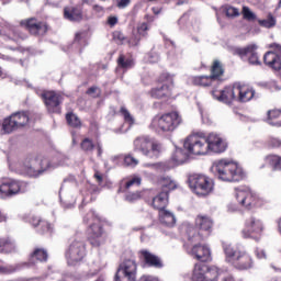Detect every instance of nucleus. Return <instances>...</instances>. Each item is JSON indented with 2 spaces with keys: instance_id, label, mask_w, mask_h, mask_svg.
Listing matches in <instances>:
<instances>
[{
  "instance_id": "f257e3e1",
  "label": "nucleus",
  "mask_w": 281,
  "mask_h": 281,
  "mask_svg": "<svg viewBox=\"0 0 281 281\" xmlns=\"http://www.w3.org/2000/svg\"><path fill=\"white\" fill-rule=\"evenodd\" d=\"M212 232H214V218L210 215L199 214L195 216L193 226H186L183 240H188V243H201V240L210 238Z\"/></svg>"
},
{
  "instance_id": "f03ea898",
  "label": "nucleus",
  "mask_w": 281,
  "mask_h": 281,
  "mask_svg": "<svg viewBox=\"0 0 281 281\" xmlns=\"http://www.w3.org/2000/svg\"><path fill=\"white\" fill-rule=\"evenodd\" d=\"M212 172L220 181H226L227 183H238L247 177L243 167L225 159L215 161L212 166Z\"/></svg>"
},
{
  "instance_id": "7ed1b4c3",
  "label": "nucleus",
  "mask_w": 281,
  "mask_h": 281,
  "mask_svg": "<svg viewBox=\"0 0 281 281\" xmlns=\"http://www.w3.org/2000/svg\"><path fill=\"white\" fill-rule=\"evenodd\" d=\"M225 262L237 271H249L254 267V257L245 251L236 248L232 244L224 243L222 245Z\"/></svg>"
},
{
  "instance_id": "20e7f679",
  "label": "nucleus",
  "mask_w": 281,
  "mask_h": 281,
  "mask_svg": "<svg viewBox=\"0 0 281 281\" xmlns=\"http://www.w3.org/2000/svg\"><path fill=\"white\" fill-rule=\"evenodd\" d=\"M83 223L89 225L88 227V243L91 247H100L104 245V225L102 224V217H100L95 211H89L83 216Z\"/></svg>"
},
{
  "instance_id": "39448f33",
  "label": "nucleus",
  "mask_w": 281,
  "mask_h": 281,
  "mask_svg": "<svg viewBox=\"0 0 281 281\" xmlns=\"http://www.w3.org/2000/svg\"><path fill=\"white\" fill-rule=\"evenodd\" d=\"M222 276V277H221ZM243 281L236 280L232 273L222 274V271L216 266H207L205 263H195L192 273V281Z\"/></svg>"
},
{
  "instance_id": "423d86ee",
  "label": "nucleus",
  "mask_w": 281,
  "mask_h": 281,
  "mask_svg": "<svg viewBox=\"0 0 281 281\" xmlns=\"http://www.w3.org/2000/svg\"><path fill=\"white\" fill-rule=\"evenodd\" d=\"M181 122H183L181 114L177 111H172L162 115H156L150 123V127L160 133H172V131L178 128Z\"/></svg>"
},
{
  "instance_id": "0eeeda50",
  "label": "nucleus",
  "mask_w": 281,
  "mask_h": 281,
  "mask_svg": "<svg viewBox=\"0 0 281 281\" xmlns=\"http://www.w3.org/2000/svg\"><path fill=\"white\" fill-rule=\"evenodd\" d=\"M188 183L189 188L198 196H210L214 192V180L205 175H190Z\"/></svg>"
},
{
  "instance_id": "6e6552de",
  "label": "nucleus",
  "mask_w": 281,
  "mask_h": 281,
  "mask_svg": "<svg viewBox=\"0 0 281 281\" xmlns=\"http://www.w3.org/2000/svg\"><path fill=\"white\" fill-rule=\"evenodd\" d=\"M25 192H27V182L25 181L12 178L0 180V199H12V196L25 194Z\"/></svg>"
},
{
  "instance_id": "1a4fd4ad",
  "label": "nucleus",
  "mask_w": 281,
  "mask_h": 281,
  "mask_svg": "<svg viewBox=\"0 0 281 281\" xmlns=\"http://www.w3.org/2000/svg\"><path fill=\"white\" fill-rule=\"evenodd\" d=\"M183 148L189 155H207V136L204 134H191L183 143Z\"/></svg>"
},
{
  "instance_id": "9d476101",
  "label": "nucleus",
  "mask_w": 281,
  "mask_h": 281,
  "mask_svg": "<svg viewBox=\"0 0 281 281\" xmlns=\"http://www.w3.org/2000/svg\"><path fill=\"white\" fill-rule=\"evenodd\" d=\"M190 243L187 239H184L183 243V249L188 254V256H191L194 258V260H199L200 262H209V260L212 258V250H210V247L205 244H201V241Z\"/></svg>"
},
{
  "instance_id": "9b49d317",
  "label": "nucleus",
  "mask_w": 281,
  "mask_h": 281,
  "mask_svg": "<svg viewBox=\"0 0 281 281\" xmlns=\"http://www.w3.org/2000/svg\"><path fill=\"white\" fill-rule=\"evenodd\" d=\"M87 256V244L81 239H74L65 251V258L68 265L81 262Z\"/></svg>"
},
{
  "instance_id": "f8f14e48",
  "label": "nucleus",
  "mask_w": 281,
  "mask_h": 281,
  "mask_svg": "<svg viewBox=\"0 0 281 281\" xmlns=\"http://www.w3.org/2000/svg\"><path fill=\"white\" fill-rule=\"evenodd\" d=\"M235 196L239 205L246 210H254L260 203V199L256 193L251 192L249 187H239L235 189Z\"/></svg>"
},
{
  "instance_id": "ddd939ff",
  "label": "nucleus",
  "mask_w": 281,
  "mask_h": 281,
  "mask_svg": "<svg viewBox=\"0 0 281 281\" xmlns=\"http://www.w3.org/2000/svg\"><path fill=\"white\" fill-rule=\"evenodd\" d=\"M115 281H136L137 263L133 259H125L116 271Z\"/></svg>"
},
{
  "instance_id": "4468645a",
  "label": "nucleus",
  "mask_w": 281,
  "mask_h": 281,
  "mask_svg": "<svg viewBox=\"0 0 281 281\" xmlns=\"http://www.w3.org/2000/svg\"><path fill=\"white\" fill-rule=\"evenodd\" d=\"M133 186H142V178L140 177H134L125 182L123 187L120 188L119 192H122L124 194V201L127 203H137V201H140L142 196H144L143 192L139 190L133 191L131 188Z\"/></svg>"
},
{
  "instance_id": "2eb2a0df",
  "label": "nucleus",
  "mask_w": 281,
  "mask_h": 281,
  "mask_svg": "<svg viewBox=\"0 0 281 281\" xmlns=\"http://www.w3.org/2000/svg\"><path fill=\"white\" fill-rule=\"evenodd\" d=\"M243 20L248 21L249 23L258 22V25L260 27H266V30H271V27H276L278 20H276V16H273L272 13H268L267 19L260 20L258 19V15L249 9V7H243L241 10Z\"/></svg>"
},
{
  "instance_id": "dca6fc26",
  "label": "nucleus",
  "mask_w": 281,
  "mask_h": 281,
  "mask_svg": "<svg viewBox=\"0 0 281 281\" xmlns=\"http://www.w3.org/2000/svg\"><path fill=\"white\" fill-rule=\"evenodd\" d=\"M3 32L7 41L15 43L14 46L8 45V48L12 52H21V43L27 38V35L20 29V26H7Z\"/></svg>"
},
{
  "instance_id": "f3484780",
  "label": "nucleus",
  "mask_w": 281,
  "mask_h": 281,
  "mask_svg": "<svg viewBox=\"0 0 281 281\" xmlns=\"http://www.w3.org/2000/svg\"><path fill=\"white\" fill-rule=\"evenodd\" d=\"M262 221L256 218L255 216H249L245 221V227L241 231V235L244 238H254L255 240H259L262 235Z\"/></svg>"
},
{
  "instance_id": "a211bd4d",
  "label": "nucleus",
  "mask_w": 281,
  "mask_h": 281,
  "mask_svg": "<svg viewBox=\"0 0 281 281\" xmlns=\"http://www.w3.org/2000/svg\"><path fill=\"white\" fill-rule=\"evenodd\" d=\"M234 56L245 58L248 56V64L255 67L262 65L260 56L258 55V46L256 44H248L245 47H236L233 50Z\"/></svg>"
},
{
  "instance_id": "6ab92c4d",
  "label": "nucleus",
  "mask_w": 281,
  "mask_h": 281,
  "mask_svg": "<svg viewBox=\"0 0 281 281\" xmlns=\"http://www.w3.org/2000/svg\"><path fill=\"white\" fill-rule=\"evenodd\" d=\"M20 27H24L32 36H45L49 27L46 22L38 21L36 18H29L20 22Z\"/></svg>"
},
{
  "instance_id": "aec40b11",
  "label": "nucleus",
  "mask_w": 281,
  "mask_h": 281,
  "mask_svg": "<svg viewBox=\"0 0 281 281\" xmlns=\"http://www.w3.org/2000/svg\"><path fill=\"white\" fill-rule=\"evenodd\" d=\"M42 100L48 111V113H60V104H63V94L56 91H44L42 93Z\"/></svg>"
},
{
  "instance_id": "412c9836",
  "label": "nucleus",
  "mask_w": 281,
  "mask_h": 281,
  "mask_svg": "<svg viewBox=\"0 0 281 281\" xmlns=\"http://www.w3.org/2000/svg\"><path fill=\"white\" fill-rule=\"evenodd\" d=\"M137 256L143 267L164 269V260L161 259V257L153 254L150 250L140 249L138 250Z\"/></svg>"
},
{
  "instance_id": "4be33fe9",
  "label": "nucleus",
  "mask_w": 281,
  "mask_h": 281,
  "mask_svg": "<svg viewBox=\"0 0 281 281\" xmlns=\"http://www.w3.org/2000/svg\"><path fill=\"white\" fill-rule=\"evenodd\" d=\"M206 153H213L214 155H221L227 150V142L217 134H209L206 136Z\"/></svg>"
},
{
  "instance_id": "5701e85b",
  "label": "nucleus",
  "mask_w": 281,
  "mask_h": 281,
  "mask_svg": "<svg viewBox=\"0 0 281 281\" xmlns=\"http://www.w3.org/2000/svg\"><path fill=\"white\" fill-rule=\"evenodd\" d=\"M38 161V158L30 155L27 156L22 164H20V170L22 175H26L27 177H41L43 175V170L38 169L36 167V164Z\"/></svg>"
},
{
  "instance_id": "b1692460",
  "label": "nucleus",
  "mask_w": 281,
  "mask_h": 281,
  "mask_svg": "<svg viewBox=\"0 0 281 281\" xmlns=\"http://www.w3.org/2000/svg\"><path fill=\"white\" fill-rule=\"evenodd\" d=\"M211 94L213 95L214 100H217L218 102L232 104V102L236 100V88L235 86H226L222 90L213 89Z\"/></svg>"
},
{
  "instance_id": "393cba45",
  "label": "nucleus",
  "mask_w": 281,
  "mask_h": 281,
  "mask_svg": "<svg viewBox=\"0 0 281 281\" xmlns=\"http://www.w3.org/2000/svg\"><path fill=\"white\" fill-rule=\"evenodd\" d=\"M255 95L256 91L254 88L247 85L235 83V100H238V102H249L254 100Z\"/></svg>"
},
{
  "instance_id": "a878e982",
  "label": "nucleus",
  "mask_w": 281,
  "mask_h": 281,
  "mask_svg": "<svg viewBox=\"0 0 281 281\" xmlns=\"http://www.w3.org/2000/svg\"><path fill=\"white\" fill-rule=\"evenodd\" d=\"M150 136H138L134 139V150L142 153L145 157L150 155Z\"/></svg>"
},
{
  "instance_id": "bb28decb",
  "label": "nucleus",
  "mask_w": 281,
  "mask_h": 281,
  "mask_svg": "<svg viewBox=\"0 0 281 281\" xmlns=\"http://www.w3.org/2000/svg\"><path fill=\"white\" fill-rule=\"evenodd\" d=\"M263 64L272 71L281 70V56L276 52H267L263 55Z\"/></svg>"
},
{
  "instance_id": "cd10ccee",
  "label": "nucleus",
  "mask_w": 281,
  "mask_h": 281,
  "mask_svg": "<svg viewBox=\"0 0 281 281\" xmlns=\"http://www.w3.org/2000/svg\"><path fill=\"white\" fill-rule=\"evenodd\" d=\"M148 95L155 100H164L165 98H170V95H172V88H170V85H159L151 88Z\"/></svg>"
},
{
  "instance_id": "c85d7f7f",
  "label": "nucleus",
  "mask_w": 281,
  "mask_h": 281,
  "mask_svg": "<svg viewBox=\"0 0 281 281\" xmlns=\"http://www.w3.org/2000/svg\"><path fill=\"white\" fill-rule=\"evenodd\" d=\"M210 74L209 75L214 82L216 80H223V76H225V65L220 59H214L210 66Z\"/></svg>"
},
{
  "instance_id": "c756f323",
  "label": "nucleus",
  "mask_w": 281,
  "mask_h": 281,
  "mask_svg": "<svg viewBox=\"0 0 281 281\" xmlns=\"http://www.w3.org/2000/svg\"><path fill=\"white\" fill-rule=\"evenodd\" d=\"M64 19L76 22L82 21V7L68 5L64 8Z\"/></svg>"
},
{
  "instance_id": "7c9ffc66",
  "label": "nucleus",
  "mask_w": 281,
  "mask_h": 281,
  "mask_svg": "<svg viewBox=\"0 0 281 281\" xmlns=\"http://www.w3.org/2000/svg\"><path fill=\"white\" fill-rule=\"evenodd\" d=\"M157 184L160 188V192H165L169 196L172 190H177V182H175V180H172V178L168 176L159 177L157 180Z\"/></svg>"
},
{
  "instance_id": "2f4dec72",
  "label": "nucleus",
  "mask_w": 281,
  "mask_h": 281,
  "mask_svg": "<svg viewBox=\"0 0 281 281\" xmlns=\"http://www.w3.org/2000/svg\"><path fill=\"white\" fill-rule=\"evenodd\" d=\"M170 195L166 192H159L156 196L153 198L151 207L158 212H162L168 207Z\"/></svg>"
},
{
  "instance_id": "473e14b6",
  "label": "nucleus",
  "mask_w": 281,
  "mask_h": 281,
  "mask_svg": "<svg viewBox=\"0 0 281 281\" xmlns=\"http://www.w3.org/2000/svg\"><path fill=\"white\" fill-rule=\"evenodd\" d=\"M266 122L270 126H277V128H280L281 127V109L274 108L272 110H268Z\"/></svg>"
},
{
  "instance_id": "72a5a7b5",
  "label": "nucleus",
  "mask_w": 281,
  "mask_h": 281,
  "mask_svg": "<svg viewBox=\"0 0 281 281\" xmlns=\"http://www.w3.org/2000/svg\"><path fill=\"white\" fill-rule=\"evenodd\" d=\"M11 119H13V123L18 128H23V126H27V124H30V112H15L11 114Z\"/></svg>"
},
{
  "instance_id": "f704fd0d",
  "label": "nucleus",
  "mask_w": 281,
  "mask_h": 281,
  "mask_svg": "<svg viewBox=\"0 0 281 281\" xmlns=\"http://www.w3.org/2000/svg\"><path fill=\"white\" fill-rule=\"evenodd\" d=\"M191 85L193 87H212L214 85V79L209 75H200L191 77Z\"/></svg>"
},
{
  "instance_id": "c9c22d12",
  "label": "nucleus",
  "mask_w": 281,
  "mask_h": 281,
  "mask_svg": "<svg viewBox=\"0 0 281 281\" xmlns=\"http://www.w3.org/2000/svg\"><path fill=\"white\" fill-rule=\"evenodd\" d=\"M14 131H19V127H16L12 116L3 119L2 123H0V135H10Z\"/></svg>"
},
{
  "instance_id": "e433bc0d",
  "label": "nucleus",
  "mask_w": 281,
  "mask_h": 281,
  "mask_svg": "<svg viewBox=\"0 0 281 281\" xmlns=\"http://www.w3.org/2000/svg\"><path fill=\"white\" fill-rule=\"evenodd\" d=\"M31 262H47L49 260V254L45 248H34L30 255Z\"/></svg>"
},
{
  "instance_id": "4c0bfd02",
  "label": "nucleus",
  "mask_w": 281,
  "mask_h": 281,
  "mask_svg": "<svg viewBox=\"0 0 281 281\" xmlns=\"http://www.w3.org/2000/svg\"><path fill=\"white\" fill-rule=\"evenodd\" d=\"M65 120L67 126L70 128H75L76 131H80L82 128V120L78 117V114L74 113V111H69L65 114Z\"/></svg>"
},
{
  "instance_id": "58836bf2",
  "label": "nucleus",
  "mask_w": 281,
  "mask_h": 281,
  "mask_svg": "<svg viewBox=\"0 0 281 281\" xmlns=\"http://www.w3.org/2000/svg\"><path fill=\"white\" fill-rule=\"evenodd\" d=\"M266 164L271 168L272 172H281V156L269 154L265 158Z\"/></svg>"
},
{
  "instance_id": "ea45409f",
  "label": "nucleus",
  "mask_w": 281,
  "mask_h": 281,
  "mask_svg": "<svg viewBox=\"0 0 281 281\" xmlns=\"http://www.w3.org/2000/svg\"><path fill=\"white\" fill-rule=\"evenodd\" d=\"M159 221L162 223V225H166L167 227H172L175 223H177V218H175V214L168 210H162L158 212Z\"/></svg>"
},
{
  "instance_id": "a19ab883",
  "label": "nucleus",
  "mask_w": 281,
  "mask_h": 281,
  "mask_svg": "<svg viewBox=\"0 0 281 281\" xmlns=\"http://www.w3.org/2000/svg\"><path fill=\"white\" fill-rule=\"evenodd\" d=\"M12 251H14V241L12 238H0V254H12Z\"/></svg>"
},
{
  "instance_id": "79ce46f5",
  "label": "nucleus",
  "mask_w": 281,
  "mask_h": 281,
  "mask_svg": "<svg viewBox=\"0 0 281 281\" xmlns=\"http://www.w3.org/2000/svg\"><path fill=\"white\" fill-rule=\"evenodd\" d=\"M149 150H150V155L147 157H149V159L157 158L159 157V155H161V151L164 150V145H161V143L157 140L151 139Z\"/></svg>"
},
{
  "instance_id": "37998d69",
  "label": "nucleus",
  "mask_w": 281,
  "mask_h": 281,
  "mask_svg": "<svg viewBox=\"0 0 281 281\" xmlns=\"http://www.w3.org/2000/svg\"><path fill=\"white\" fill-rule=\"evenodd\" d=\"M157 85H169L170 89H172V86L175 85V77L170 75L169 72H162L159 75V77L156 80Z\"/></svg>"
},
{
  "instance_id": "c03bdc74",
  "label": "nucleus",
  "mask_w": 281,
  "mask_h": 281,
  "mask_svg": "<svg viewBox=\"0 0 281 281\" xmlns=\"http://www.w3.org/2000/svg\"><path fill=\"white\" fill-rule=\"evenodd\" d=\"M120 115H122L125 124H128V126H134L135 125V117L131 114L128 109L126 106H121L119 111Z\"/></svg>"
},
{
  "instance_id": "a18cd8bd",
  "label": "nucleus",
  "mask_w": 281,
  "mask_h": 281,
  "mask_svg": "<svg viewBox=\"0 0 281 281\" xmlns=\"http://www.w3.org/2000/svg\"><path fill=\"white\" fill-rule=\"evenodd\" d=\"M80 148L83 153H93L95 149V144L93 143V139L86 137L81 140Z\"/></svg>"
},
{
  "instance_id": "49530a36",
  "label": "nucleus",
  "mask_w": 281,
  "mask_h": 281,
  "mask_svg": "<svg viewBox=\"0 0 281 281\" xmlns=\"http://www.w3.org/2000/svg\"><path fill=\"white\" fill-rule=\"evenodd\" d=\"M117 65L121 69H131L135 66V61L133 59L127 58L124 55H120L117 58Z\"/></svg>"
},
{
  "instance_id": "de8ad7c7",
  "label": "nucleus",
  "mask_w": 281,
  "mask_h": 281,
  "mask_svg": "<svg viewBox=\"0 0 281 281\" xmlns=\"http://www.w3.org/2000/svg\"><path fill=\"white\" fill-rule=\"evenodd\" d=\"M123 164L127 168H136V166H139V160L133 154H126L123 158Z\"/></svg>"
},
{
  "instance_id": "09e8293b",
  "label": "nucleus",
  "mask_w": 281,
  "mask_h": 281,
  "mask_svg": "<svg viewBox=\"0 0 281 281\" xmlns=\"http://www.w3.org/2000/svg\"><path fill=\"white\" fill-rule=\"evenodd\" d=\"M223 12L228 19H236V16H240V11L234 7L225 5L223 7Z\"/></svg>"
},
{
  "instance_id": "8fccbe9b",
  "label": "nucleus",
  "mask_w": 281,
  "mask_h": 281,
  "mask_svg": "<svg viewBox=\"0 0 281 281\" xmlns=\"http://www.w3.org/2000/svg\"><path fill=\"white\" fill-rule=\"evenodd\" d=\"M38 232L40 234H52V224L45 220H42Z\"/></svg>"
},
{
  "instance_id": "3c124183",
  "label": "nucleus",
  "mask_w": 281,
  "mask_h": 281,
  "mask_svg": "<svg viewBox=\"0 0 281 281\" xmlns=\"http://www.w3.org/2000/svg\"><path fill=\"white\" fill-rule=\"evenodd\" d=\"M87 95H92L93 98H100L102 95V90L97 86L88 88L86 91Z\"/></svg>"
},
{
  "instance_id": "603ef678",
  "label": "nucleus",
  "mask_w": 281,
  "mask_h": 281,
  "mask_svg": "<svg viewBox=\"0 0 281 281\" xmlns=\"http://www.w3.org/2000/svg\"><path fill=\"white\" fill-rule=\"evenodd\" d=\"M172 159L176 161V164H183L186 161V156H183V150L178 149L175 151Z\"/></svg>"
},
{
  "instance_id": "864d4df0",
  "label": "nucleus",
  "mask_w": 281,
  "mask_h": 281,
  "mask_svg": "<svg viewBox=\"0 0 281 281\" xmlns=\"http://www.w3.org/2000/svg\"><path fill=\"white\" fill-rule=\"evenodd\" d=\"M113 41H115L116 43H121L122 45L124 41H126V35H124V33H122L121 31H114Z\"/></svg>"
},
{
  "instance_id": "5fc2aeb1",
  "label": "nucleus",
  "mask_w": 281,
  "mask_h": 281,
  "mask_svg": "<svg viewBox=\"0 0 281 281\" xmlns=\"http://www.w3.org/2000/svg\"><path fill=\"white\" fill-rule=\"evenodd\" d=\"M43 222V220H41V217L33 215L29 218V223L33 226V227H40L41 223Z\"/></svg>"
},
{
  "instance_id": "6e6d98bb",
  "label": "nucleus",
  "mask_w": 281,
  "mask_h": 281,
  "mask_svg": "<svg viewBox=\"0 0 281 281\" xmlns=\"http://www.w3.org/2000/svg\"><path fill=\"white\" fill-rule=\"evenodd\" d=\"M137 32L140 36H147L148 32V24L147 23H142L138 27H137Z\"/></svg>"
},
{
  "instance_id": "4d7b16f0",
  "label": "nucleus",
  "mask_w": 281,
  "mask_h": 281,
  "mask_svg": "<svg viewBox=\"0 0 281 281\" xmlns=\"http://www.w3.org/2000/svg\"><path fill=\"white\" fill-rule=\"evenodd\" d=\"M269 48L272 50H268V52H274V54H278L279 56H281V45L279 43L270 44Z\"/></svg>"
},
{
  "instance_id": "13d9d810",
  "label": "nucleus",
  "mask_w": 281,
  "mask_h": 281,
  "mask_svg": "<svg viewBox=\"0 0 281 281\" xmlns=\"http://www.w3.org/2000/svg\"><path fill=\"white\" fill-rule=\"evenodd\" d=\"M93 178L95 179L97 183H99V186H102L104 182V175H102L100 171H95Z\"/></svg>"
},
{
  "instance_id": "bf43d9fd",
  "label": "nucleus",
  "mask_w": 281,
  "mask_h": 281,
  "mask_svg": "<svg viewBox=\"0 0 281 281\" xmlns=\"http://www.w3.org/2000/svg\"><path fill=\"white\" fill-rule=\"evenodd\" d=\"M269 146H270V148H281V142L277 138H272L269 142Z\"/></svg>"
},
{
  "instance_id": "052dcab7",
  "label": "nucleus",
  "mask_w": 281,
  "mask_h": 281,
  "mask_svg": "<svg viewBox=\"0 0 281 281\" xmlns=\"http://www.w3.org/2000/svg\"><path fill=\"white\" fill-rule=\"evenodd\" d=\"M138 281H159V279H157V278H155V277H153V276H146V274H144V276H142V277L138 279Z\"/></svg>"
},
{
  "instance_id": "680f3d73",
  "label": "nucleus",
  "mask_w": 281,
  "mask_h": 281,
  "mask_svg": "<svg viewBox=\"0 0 281 281\" xmlns=\"http://www.w3.org/2000/svg\"><path fill=\"white\" fill-rule=\"evenodd\" d=\"M256 256H257V258L262 260V258H267V252H265V250H262V249H257L256 250Z\"/></svg>"
},
{
  "instance_id": "e2e57ef3",
  "label": "nucleus",
  "mask_w": 281,
  "mask_h": 281,
  "mask_svg": "<svg viewBox=\"0 0 281 281\" xmlns=\"http://www.w3.org/2000/svg\"><path fill=\"white\" fill-rule=\"evenodd\" d=\"M108 25H111V27H113L114 25H117V19L115 16H110L108 19Z\"/></svg>"
},
{
  "instance_id": "0e129e2a",
  "label": "nucleus",
  "mask_w": 281,
  "mask_h": 281,
  "mask_svg": "<svg viewBox=\"0 0 281 281\" xmlns=\"http://www.w3.org/2000/svg\"><path fill=\"white\" fill-rule=\"evenodd\" d=\"M94 148H97V155H98V157H102V153H103V150H102V144L97 143V144L94 145Z\"/></svg>"
},
{
  "instance_id": "69168bd1",
  "label": "nucleus",
  "mask_w": 281,
  "mask_h": 281,
  "mask_svg": "<svg viewBox=\"0 0 281 281\" xmlns=\"http://www.w3.org/2000/svg\"><path fill=\"white\" fill-rule=\"evenodd\" d=\"M82 40H83V37H82V33H77L76 35H75V43H77L78 45H80L81 43H82Z\"/></svg>"
},
{
  "instance_id": "338daca9",
  "label": "nucleus",
  "mask_w": 281,
  "mask_h": 281,
  "mask_svg": "<svg viewBox=\"0 0 281 281\" xmlns=\"http://www.w3.org/2000/svg\"><path fill=\"white\" fill-rule=\"evenodd\" d=\"M128 3H131V2L130 1H119L116 5L120 9H124V8H127Z\"/></svg>"
},
{
  "instance_id": "774afa93",
  "label": "nucleus",
  "mask_w": 281,
  "mask_h": 281,
  "mask_svg": "<svg viewBox=\"0 0 281 281\" xmlns=\"http://www.w3.org/2000/svg\"><path fill=\"white\" fill-rule=\"evenodd\" d=\"M151 10L154 14H159L161 12V7H153Z\"/></svg>"
}]
</instances>
